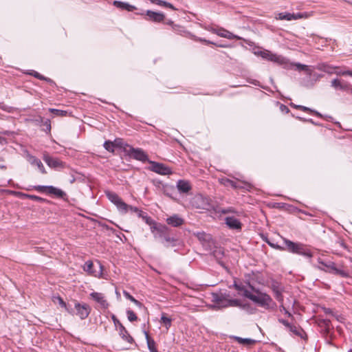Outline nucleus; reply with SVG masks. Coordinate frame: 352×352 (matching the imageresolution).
Returning a JSON list of instances; mask_svg holds the SVG:
<instances>
[{
  "mask_svg": "<svg viewBox=\"0 0 352 352\" xmlns=\"http://www.w3.org/2000/svg\"><path fill=\"white\" fill-rule=\"evenodd\" d=\"M269 244H270V246L276 248V249L282 250V248L280 246H278V245L275 246L273 243H269Z\"/></svg>",
  "mask_w": 352,
  "mask_h": 352,
  "instance_id": "obj_51",
  "label": "nucleus"
},
{
  "mask_svg": "<svg viewBox=\"0 0 352 352\" xmlns=\"http://www.w3.org/2000/svg\"><path fill=\"white\" fill-rule=\"evenodd\" d=\"M151 166L149 169L157 174L162 175H167L172 173L171 170L169 167L165 166L163 164L155 162L153 161H148Z\"/></svg>",
  "mask_w": 352,
  "mask_h": 352,
  "instance_id": "obj_6",
  "label": "nucleus"
},
{
  "mask_svg": "<svg viewBox=\"0 0 352 352\" xmlns=\"http://www.w3.org/2000/svg\"><path fill=\"white\" fill-rule=\"evenodd\" d=\"M113 5L116 6L118 8L122 9V10H126L128 11H132L135 9V7L133 6H131L127 3L119 1H114Z\"/></svg>",
  "mask_w": 352,
  "mask_h": 352,
  "instance_id": "obj_25",
  "label": "nucleus"
},
{
  "mask_svg": "<svg viewBox=\"0 0 352 352\" xmlns=\"http://www.w3.org/2000/svg\"><path fill=\"white\" fill-rule=\"evenodd\" d=\"M112 142H113L115 148L116 147H118V148H124V149H126L125 146H127V145H128L126 144H124V141L122 139H120V138L116 139Z\"/></svg>",
  "mask_w": 352,
  "mask_h": 352,
  "instance_id": "obj_36",
  "label": "nucleus"
},
{
  "mask_svg": "<svg viewBox=\"0 0 352 352\" xmlns=\"http://www.w3.org/2000/svg\"><path fill=\"white\" fill-rule=\"evenodd\" d=\"M234 287L238 291L239 295L250 299L259 306L265 309H270L274 307V303L269 295L258 291H255L252 293V291L254 289L250 285L234 282Z\"/></svg>",
  "mask_w": 352,
  "mask_h": 352,
  "instance_id": "obj_1",
  "label": "nucleus"
},
{
  "mask_svg": "<svg viewBox=\"0 0 352 352\" xmlns=\"http://www.w3.org/2000/svg\"><path fill=\"white\" fill-rule=\"evenodd\" d=\"M34 76L38 78H41L40 75L37 72L35 73Z\"/></svg>",
  "mask_w": 352,
  "mask_h": 352,
  "instance_id": "obj_54",
  "label": "nucleus"
},
{
  "mask_svg": "<svg viewBox=\"0 0 352 352\" xmlns=\"http://www.w3.org/2000/svg\"><path fill=\"white\" fill-rule=\"evenodd\" d=\"M146 16L148 19L155 22H161L164 19V15L161 12H156L151 10L146 11Z\"/></svg>",
  "mask_w": 352,
  "mask_h": 352,
  "instance_id": "obj_16",
  "label": "nucleus"
},
{
  "mask_svg": "<svg viewBox=\"0 0 352 352\" xmlns=\"http://www.w3.org/2000/svg\"><path fill=\"white\" fill-rule=\"evenodd\" d=\"M177 188L180 192L186 193L191 189V186L188 181L179 180L177 183Z\"/></svg>",
  "mask_w": 352,
  "mask_h": 352,
  "instance_id": "obj_19",
  "label": "nucleus"
},
{
  "mask_svg": "<svg viewBox=\"0 0 352 352\" xmlns=\"http://www.w3.org/2000/svg\"><path fill=\"white\" fill-rule=\"evenodd\" d=\"M161 238H163L165 240L166 243L164 245L166 247H169L170 245L174 246L175 245V239L173 237H170L168 234V232H166V234H164V235H163Z\"/></svg>",
  "mask_w": 352,
  "mask_h": 352,
  "instance_id": "obj_28",
  "label": "nucleus"
},
{
  "mask_svg": "<svg viewBox=\"0 0 352 352\" xmlns=\"http://www.w3.org/2000/svg\"><path fill=\"white\" fill-rule=\"evenodd\" d=\"M214 32L221 37L226 38L228 39H240V37L233 34L232 33L224 29L214 30Z\"/></svg>",
  "mask_w": 352,
  "mask_h": 352,
  "instance_id": "obj_20",
  "label": "nucleus"
},
{
  "mask_svg": "<svg viewBox=\"0 0 352 352\" xmlns=\"http://www.w3.org/2000/svg\"><path fill=\"white\" fill-rule=\"evenodd\" d=\"M47 193L54 195L56 197L60 198L63 197L65 195V192H63L62 190L52 186H50L49 188H47Z\"/></svg>",
  "mask_w": 352,
  "mask_h": 352,
  "instance_id": "obj_24",
  "label": "nucleus"
},
{
  "mask_svg": "<svg viewBox=\"0 0 352 352\" xmlns=\"http://www.w3.org/2000/svg\"><path fill=\"white\" fill-rule=\"evenodd\" d=\"M283 323H284L286 326H287V327H289L290 331H293V332H294V333H296V334H297V333H298V331H297V329H296V327H292V326H289V324H288L287 322H283Z\"/></svg>",
  "mask_w": 352,
  "mask_h": 352,
  "instance_id": "obj_49",
  "label": "nucleus"
},
{
  "mask_svg": "<svg viewBox=\"0 0 352 352\" xmlns=\"http://www.w3.org/2000/svg\"><path fill=\"white\" fill-rule=\"evenodd\" d=\"M111 318L114 322V324L120 329L121 333H122V331H125L124 327L122 324V323L117 319V318L114 315H112Z\"/></svg>",
  "mask_w": 352,
  "mask_h": 352,
  "instance_id": "obj_39",
  "label": "nucleus"
},
{
  "mask_svg": "<svg viewBox=\"0 0 352 352\" xmlns=\"http://www.w3.org/2000/svg\"><path fill=\"white\" fill-rule=\"evenodd\" d=\"M225 185H227V186H231L234 188H238L239 186L236 185V182H234V181H232V180H230V179H226L225 180V183H224Z\"/></svg>",
  "mask_w": 352,
  "mask_h": 352,
  "instance_id": "obj_48",
  "label": "nucleus"
},
{
  "mask_svg": "<svg viewBox=\"0 0 352 352\" xmlns=\"http://www.w3.org/2000/svg\"><path fill=\"white\" fill-rule=\"evenodd\" d=\"M74 307L76 310V315L80 317V319H85L88 317L91 308L85 303H80L75 302Z\"/></svg>",
  "mask_w": 352,
  "mask_h": 352,
  "instance_id": "obj_11",
  "label": "nucleus"
},
{
  "mask_svg": "<svg viewBox=\"0 0 352 352\" xmlns=\"http://www.w3.org/2000/svg\"><path fill=\"white\" fill-rule=\"evenodd\" d=\"M334 74L338 76H350L352 77L351 70H342L339 67L336 66Z\"/></svg>",
  "mask_w": 352,
  "mask_h": 352,
  "instance_id": "obj_29",
  "label": "nucleus"
},
{
  "mask_svg": "<svg viewBox=\"0 0 352 352\" xmlns=\"http://www.w3.org/2000/svg\"><path fill=\"white\" fill-rule=\"evenodd\" d=\"M107 196L110 201H111L116 206L119 204L120 201H121V198L116 193L112 192H107Z\"/></svg>",
  "mask_w": 352,
  "mask_h": 352,
  "instance_id": "obj_26",
  "label": "nucleus"
},
{
  "mask_svg": "<svg viewBox=\"0 0 352 352\" xmlns=\"http://www.w3.org/2000/svg\"><path fill=\"white\" fill-rule=\"evenodd\" d=\"M91 298L100 304V307L103 309H107L109 303L105 299L104 295L102 293L92 292L90 294Z\"/></svg>",
  "mask_w": 352,
  "mask_h": 352,
  "instance_id": "obj_12",
  "label": "nucleus"
},
{
  "mask_svg": "<svg viewBox=\"0 0 352 352\" xmlns=\"http://www.w3.org/2000/svg\"><path fill=\"white\" fill-rule=\"evenodd\" d=\"M50 111L53 113L56 116H65L67 114V111H65L55 109H50Z\"/></svg>",
  "mask_w": 352,
  "mask_h": 352,
  "instance_id": "obj_42",
  "label": "nucleus"
},
{
  "mask_svg": "<svg viewBox=\"0 0 352 352\" xmlns=\"http://www.w3.org/2000/svg\"><path fill=\"white\" fill-rule=\"evenodd\" d=\"M43 160L50 167L58 168L62 166V162L57 158H52L47 155H45Z\"/></svg>",
  "mask_w": 352,
  "mask_h": 352,
  "instance_id": "obj_17",
  "label": "nucleus"
},
{
  "mask_svg": "<svg viewBox=\"0 0 352 352\" xmlns=\"http://www.w3.org/2000/svg\"><path fill=\"white\" fill-rule=\"evenodd\" d=\"M139 210L140 209H138V208L133 207V206H131L129 205V211L134 212V213H137L139 211Z\"/></svg>",
  "mask_w": 352,
  "mask_h": 352,
  "instance_id": "obj_50",
  "label": "nucleus"
},
{
  "mask_svg": "<svg viewBox=\"0 0 352 352\" xmlns=\"http://www.w3.org/2000/svg\"><path fill=\"white\" fill-rule=\"evenodd\" d=\"M294 107L296 109H300V110H302V111H309V112L315 113L318 116H321L320 114L318 112L313 111V110L310 109L308 107H304V106H301V105H294Z\"/></svg>",
  "mask_w": 352,
  "mask_h": 352,
  "instance_id": "obj_38",
  "label": "nucleus"
},
{
  "mask_svg": "<svg viewBox=\"0 0 352 352\" xmlns=\"http://www.w3.org/2000/svg\"><path fill=\"white\" fill-rule=\"evenodd\" d=\"M235 339L238 341L239 343L245 345H250L255 342L254 340L250 338H242L240 337H235Z\"/></svg>",
  "mask_w": 352,
  "mask_h": 352,
  "instance_id": "obj_30",
  "label": "nucleus"
},
{
  "mask_svg": "<svg viewBox=\"0 0 352 352\" xmlns=\"http://www.w3.org/2000/svg\"><path fill=\"white\" fill-rule=\"evenodd\" d=\"M120 335L122 336V338L126 340L129 342H131L133 340V338L129 335L127 331L125 329V331H122V333H121L120 329L119 328Z\"/></svg>",
  "mask_w": 352,
  "mask_h": 352,
  "instance_id": "obj_41",
  "label": "nucleus"
},
{
  "mask_svg": "<svg viewBox=\"0 0 352 352\" xmlns=\"http://www.w3.org/2000/svg\"><path fill=\"white\" fill-rule=\"evenodd\" d=\"M314 12H303V13H289V12H281L278 13L275 17L278 20H287V21H292V20H298L300 19H307L311 16H313Z\"/></svg>",
  "mask_w": 352,
  "mask_h": 352,
  "instance_id": "obj_5",
  "label": "nucleus"
},
{
  "mask_svg": "<svg viewBox=\"0 0 352 352\" xmlns=\"http://www.w3.org/2000/svg\"><path fill=\"white\" fill-rule=\"evenodd\" d=\"M28 161L32 165L36 166L38 167V168L39 169V170L42 173H46V171L45 170V168H44V166H43V164H42V162H41L40 160L37 159L34 156L28 155Z\"/></svg>",
  "mask_w": 352,
  "mask_h": 352,
  "instance_id": "obj_18",
  "label": "nucleus"
},
{
  "mask_svg": "<svg viewBox=\"0 0 352 352\" xmlns=\"http://www.w3.org/2000/svg\"><path fill=\"white\" fill-rule=\"evenodd\" d=\"M160 322L166 327V329H168L171 325V319L168 318L165 314H162Z\"/></svg>",
  "mask_w": 352,
  "mask_h": 352,
  "instance_id": "obj_32",
  "label": "nucleus"
},
{
  "mask_svg": "<svg viewBox=\"0 0 352 352\" xmlns=\"http://www.w3.org/2000/svg\"><path fill=\"white\" fill-rule=\"evenodd\" d=\"M349 90H350L351 93L352 94V87H351L350 85H349Z\"/></svg>",
  "mask_w": 352,
  "mask_h": 352,
  "instance_id": "obj_55",
  "label": "nucleus"
},
{
  "mask_svg": "<svg viewBox=\"0 0 352 352\" xmlns=\"http://www.w3.org/2000/svg\"><path fill=\"white\" fill-rule=\"evenodd\" d=\"M193 206L197 208L209 210L210 208V200L208 197L201 195L195 197L193 199Z\"/></svg>",
  "mask_w": 352,
  "mask_h": 352,
  "instance_id": "obj_9",
  "label": "nucleus"
},
{
  "mask_svg": "<svg viewBox=\"0 0 352 352\" xmlns=\"http://www.w3.org/2000/svg\"><path fill=\"white\" fill-rule=\"evenodd\" d=\"M4 142H6L5 138L0 137V142L2 144Z\"/></svg>",
  "mask_w": 352,
  "mask_h": 352,
  "instance_id": "obj_52",
  "label": "nucleus"
},
{
  "mask_svg": "<svg viewBox=\"0 0 352 352\" xmlns=\"http://www.w3.org/2000/svg\"><path fill=\"white\" fill-rule=\"evenodd\" d=\"M118 210L122 214H125L129 211V205L126 204L125 202L121 199L119 204L116 205Z\"/></svg>",
  "mask_w": 352,
  "mask_h": 352,
  "instance_id": "obj_27",
  "label": "nucleus"
},
{
  "mask_svg": "<svg viewBox=\"0 0 352 352\" xmlns=\"http://www.w3.org/2000/svg\"><path fill=\"white\" fill-rule=\"evenodd\" d=\"M104 148L109 151L113 153L114 151L115 146L112 142L111 141H106L104 144Z\"/></svg>",
  "mask_w": 352,
  "mask_h": 352,
  "instance_id": "obj_40",
  "label": "nucleus"
},
{
  "mask_svg": "<svg viewBox=\"0 0 352 352\" xmlns=\"http://www.w3.org/2000/svg\"><path fill=\"white\" fill-rule=\"evenodd\" d=\"M151 226V231L153 234L155 238L162 237L166 232H168V228L164 225L158 224L152 219V223H148Z\"/></svg>",
  "mask_w": 352,
  "mask_h": 352,
  "instance_id": "obj_8",
  "label": "nucleus"
},
{
  "mask_svg": "<svg viewBox=\"0 0 352 352\" xmlns=\"http://www.w3.org/2000/svg\"><path fill=\"white\" fill-rule=\"evenodd\" d=\"M294 65L296 66V67L298 70H299V71L303 70L305 72H307L309 75L311 74V72L307 65H302L300 63H296Z\"/></svg>",
  "mask_w": 352,
  "mask_h": 352,
  "instance_id": "obj_35",
  "label": "nucleus"
},
{
  "mask_svg": "<svg viewBox=\"0 0 352 352\" xmlns=\"http://www.w3.org/2000/svg\"><path fill=\"white\" fill-rule=\"evenodd\" d=\"M226 223L232 229H240L241 223L238 219L234 217H227L226 219Z\"/></svg>",
  "mask_w": 352,
  "mask_h": 352,
  "instance_id": "obj_22",
  "label": "nucleus"
},
{
  "mask_svg": "<svg viewBox=\"0 0 352 352\" xmlns=\"http://www.w3.org/2000/svg\"><path fill=\"white\" fill-rule=\"evenodd\" d=\"M212 301L217 305L218 308L228 307H240L241 302L236 299H230L226 294H212Z\"/></svg>",
  "mask_w": 352,
  "mask_h": 352,
  "instance_id": "obj_2",
  "label": "nucleus"
},
{
  "mask_svg": "<svg viewBox=\"0 0 352 352\" xmlns=\"http://www.w3.org/2000/svg\"><path fill=\"white\" fill-rule=\"evenodd\" d=\"M319 263L321 265L319 266V269L323 270L327 272L332 273L336 275H340L342 277L348 276V273L344 270L338 268L336 264L333 262H327L324 263L322 261H320Z\"/></svg>",
  "mask_w": 352,
  "mask_h": 352,
  "instance_id": "obj_4",
  "label": "nucleus"
},
{
  "mask_svg": "<svg viewBox=\"0 0 352 352\" xmlns=\"http://www.w3.org/2000/svg\"><path fill=\"white\" fill-rule=\"evenodd\" d=\"M273 292L274 293V296H275V298H276V300L281 303L283 309L286 311L285 307V305H286V304L284 302V300H283V290L280 288H279L278 287L274 286Z\"/></svg>",
  "mask_w": 352,
  "mask_h": 352,
  "instance_id": "obj_21",
  "label": "nucleus"
},
{
  "mask_svg": "<svg viewBox=\"0 0 352 352\" xmlns=\"http://www.w3.org/2000/svg\"><path fill=\"white\" fill-rule=\"evenodd\" d=\"M124 296L130 300L131 302H133L135 305H137L138 307H142V303L140 302H139L138 300H137L136 299H135L131 295H130L128 292H124Z\"/></svg>",
  "mask_w": 352,
  "mask_h": 352,
  "instance_id": "obj_37",
  "label": "nucleus"
},
{
  "mask_svg": "<svg viewBox=\"0 0 352 352\" xmlns=\"http://www.w3.org/2000/svg\"><path fill=\"white\" fill-rule=\"evenodd\" d=\"M318 70L322 71L328 74H334L336 66L329 65L325 63L319 64L317 67Z\"/></svg>",
  "mask_w": 352,
  "mask_h": 352,
  "instance_id": "obj_23",
  "label": "nucleus"
},
{
  "mask_svg": "<svg viewBox=\"0 0 352 352\" xmlns=\"http://www.w3.org/2000/svg\"><path fill=\"white\" fill-rule=\"evenodd\" d=\"M197 236L200 241H209L210 239V236L204 232L197 233Z\"/></svg>",
  "mask_w": 352,
  "mask_h": 352,
  "instance_id": "obj_43",
  "label": "nucleus"
},
{
  "mask_svg": "<svg viewBox=\"0 0 352 352\" xmlns=\"http://www.w3.org/2000/svg\"><path fill=\"white\" fill-rule=\"evenodd\" d=\"M137 215L142 218L145 222L148 223H152V219L146 215V214L142 210H139V211L136 213Z\"/></svg>",
  "mask_w": 352,
  "mask_h": 352,
  "instance_id": "obj_33",
  "label": "nucleus"
},
{
  "mask_svg": "<svg viewBox=\"0 0 352 352\" xmlns=\"http://www.w3.org/2000/svg\"><path fill=\"white\" fill-rule=\"evenodd\" d=\"M166 221L168 225L173 227H179L184 223V220L178 214H174L168 217Z\"/></svg>",
  "mask_w": 352,
  "mask_h": 352,
  "instance_id": "obj_14",
  "label": "nucleus"
},
{
  "mask_svg": "<svg viewBox=\"0 0 352 352\" xmlns=\"http://www.w3.org/2000/svg\"><path fill=\"white\" fill-rule=\"evenodd\" d=\"M336 319H337L338 321H340V320H341V319L342 318L341 316H336Z\"/></svg>",
  "mask_w": 352,
  "mask_h": 352,
  "instance_id": "obj_53",
  "label": "nucleus"
},
{
  "mask_svg": "<svg viewBox=\"0 0 352 352\" xmlns=\"http://www.w3.org/2000/svg\"><path fill=\"white\" fill-rule=\"evenodd\" d=\"M93 267H94L93 263L91 261H87L85 263V265L83 266V270L91 275H93L94 276H100L101 272H97L93 270ZM98 267L100 269V271H101L102 266L100 263L98 264Z\"/></svg>",
  "mask_w": 352,
  "mask_h": 352,
  "instance_id": "obj_15",
  "label": "nucleus"
},
{
  "mask_svg": "<svg viewBox=\"0 0 352 352\" xmlns=\"http://www.w3.org/2000/svg\"><path fill=\"white\" fill-rule=\"evenodd\" d=\"M127 147L129 148L127 152L129 155L133 158L142 162L148 161L147 155L142 149L134 148L129 145H127Z\"/></svg>",
  "mask_w": 352,
  "mask_h": 352,
  "instance_id": "obj_10",
  "label": "nucleus"
},
{
  "mask_svg": "<svg viewBox=\"0 0 352 352\" xmlns=\"http://www.w3.org/2000/svg\"><path fill=\"white\" fill-rule=\"evenodd\" d=\"M146 338H147L148 347L150 351L151 352H158L157 350L156 349L155 346L154 341L149 338L148 335L146 333Z\"/></svg>",
  "mask_w": 352,
  "mask_h": 352,
  "instance_id": "obj_34",
  "label": "nucleus"
},
{
  "mask_svg": "<svg viewBox=\"0 0 352 352\" xmlns=\"http://www.w3.org/2000/svg\"><path fill=\"white\" fill-rule=\"evenodd\" d=\"M126 314H127V317H128V319L129 321L133 322V321L137 320L138 318H137L135 314L133 311L128 310Z\"/></svg>",
  "mask_w": 352,
  "mask_h": 352,
  "instance_id": "obj_44",
  "label": "nucleus"
},
{
  "mask_svg": "<svg viewBox=\"0 0 352 352\" xmlns=\"http://www.w3.org/2000/svg\"><path fill=\"white\" fill-rule=\"evenodd\" d=\"M283 241L287 246V250L288 251L292 253L304 255L307 257L312 256L311 254L309 252H307L304 249V246L302 244L294 243L286 239H284Z\"/></svg>",
  "mask_w": 352,
  "mask_h": 352,
  "instance_id": "obj_3",
  "label": "nucleus"
},
{
  "mask_svg": "<svg viewBox=\"0 0 352 352\" xmlns=\"http://www.w3.org/2000/svg\"><path fill=\"white\" fill-rule=\"evenodd\" d=\"M25 196L34 201H43L45 200L43 198L33 195H26Z\"/></svg>",
  "mask_w": 352,
  "mask_h": 352,
  "instance_id": "obj_46",
  "label": "nucleus"
},
{
  "mask_svg": "<svg viewBox=\"0 0 352 352\" xmlns=\"http://www.w3.org/2000/svg\"><path fill=\"white\" fill-rule=\"evenodd\" d=\"M150 1L153 3H156V4L159 5V6H165V7L171 8L173 10H176L175 8L172 4H170V3H168L166 1H162V0H150Z\"/></svg>",
  "mask_w": 352,
  "mask_h": 352,
  "instance_id": "obj_31",
  "label": "nucleus"
},
{
  "mask_svg": "<svg viewBox=\"0 0 352 352\" xmlns=\"http://www.w3.org/2000/svg\"><path fill=\"white\" fill-rule=\"evenodd\" d=\"M47 188H49V186H37L34 187V189L38 190V192H45L47 193Z\"/></svg>",
  "mask_w": 352,
  "mask_h": 352,
  "instance_id": "obj_47",
  "label": "nucleus"
},
{
  "mask_svg": "<svg viewBox=\"0 0 352 352\" xmlns=\"http://www.w3.org/2000/svg\"><path fill=\"white\" fill-rule=\"evenodd\" d=\"M48 128H49V129H50V128H51V126L50 124H48Z\"/></svg>",
  "mask_w": 352,
  "mask_h": 352,
  "instance_id": "obj_56",
  "label": "nucleus"
},
{
  "mask_svg": "<svg viewBox=\"0 0 352 352\" xmlns=\"http://www.w3.org/2000/svg\"><path fill=\"white\" fill-rule=\"evenodd\" d=\"M255 54L261 56L264 59H267L272 62L277 63L278 64H283L285 63V59L283 57L273 54L268 50L259 51L256 52Z\"/></svg>",
  "mask_w": 352,
  "mask_h": 352,
  "instance_id": "obj_7",
  "label": "nucleus"
},
{
  "mask_svg": "<svg viewBox=\"0 0 352 352\" xmlns=\"http://www.w3.org/2000/svg\"><path fill=\"white\" fill-rule=\"evenodd\" d=\"M53 301L55 303L58 302L62 307H64L66 309V303L63 301V300L60 297H59V296L54 297Z\"/></svg>",
  "mask_w": 352,
  "mask_h": 352,
  "instance_id": "obj_45",
  "label": "nucleus"
},
{
  "mask_svg": "<svg viewBox=\"0 0 352 352\" xmlns=\"http://www.w3.org/2000/svg\"><path fill=\"white\" fill-rule=\"evenodd\" d=\"M331 86L336 90L347 91L349 89V84L338 78H335L331 82Z\"/></svg>",
  "mask_w": 352,
  "mask_h": 352,
  "instance_id": "obj_13",
  "label": "nucleus"
}]
</instances>
